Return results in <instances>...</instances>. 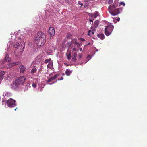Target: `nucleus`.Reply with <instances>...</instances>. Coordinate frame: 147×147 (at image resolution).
<instances>
[{
	"mask_svg": "<svg viewBox=\"0 0 147 147\" xmlns=\"http://www.w3.org/2000/svg\"><path fill=\"white\" fill-rule=\"evenodd\" d=\"M35 43L38 46H43L46 41L45 34L43 32H38L35 35Z\"/></svg>",
	"mask_w": 147,
	"mask_h": 147,
	"instance_id": "1",
	"label": "nucleus"
},
{
	"mask_svg": "<svg viewBox=\"0 0 147 147\" xmlns=\"http://www.w3.org/2000/svg\"><path fill=\"white\" fill-rule=\"evenodd\" d=\"M121 8H116L115 5H111L109 7V11L112 15L115 16L121 13L122 11Z\"/></svg>",
	"mask_w": 147,
	"mask_h": 147,
	"instance_id": "2",
	"label": "nucleus"
},
{
	"mask_svg": "<svg viewBox=\"0 0 147 147\" xmlns=\"http://www.w3.org/2000/svg\"><path fill=\"white\" fill-rule=\"evenodd\" d=\"M25 79L26 78L24 76L18 77L15 79L14 84L16 87H18L23 84Z\"/></svg>",
	"mask_w": 147,
	"mask_h": 147,
	"instance_id": "3",
	"label": "nucleus"
},
{
	"mask_svg": "<svg viewBox=\"0 0 147 147\" xmlns=\"http://www.w3.org/2000/svg\"><path fill=\"white\" fill-rule=\"evenodd\" d=\"M114 28L112 25L108 26L106 27L105 29V33L106 36H109L111 34Z\"/></svg>",
	"mask_w": 147,
	"mask_h": 147,
	"instance_id": "4",
	"label": "nucleus"
},
{
	"mask_svg": "<svg viewBox=\"0 0 147 147\" xmlns=\"http://www.w3.org/2000/svg\"><path fill=\"white\" fill-rule=\"evenodd\" d=\"M6 103L8 106L11 108L14 107L16 105L15 104V101L12 99H9L7 101Z\"/></svg>",
	"mask_w": 147,
	"mask_h": 147,
	"instance_id": "5",
	"label": "nucleus"
},
{
	"mask_svg": "<svg viewBox=\"0 0 147 147\" xmlns=\"http://www.w3.org/2000/svg\"><path fill=\"white\" fill-rule=\"evenodd\" d=\"M59 75V74H55L54 76L51 77L50 78H49L48 79V80L46 81V82L47 83V84H49L50 85H51L52 84H54L55 82H57V80H56L55 82H53V83L51 84L49 83V82H51L52 81L55 80V79L57 78L58 77Z\"/></svg>",
	"mask_w": 147,
	"mask_h": 147,
	"instance_id": "6",
	"label": "nucleus"
},
{
	"mask_svg": "<svg viewBox=\"0 0 147 147\" xmlns=\"http://www.w3.org/2000/svg\"><path fill=\"white\" fill-rule=\"evenodd\" d=\"M42 61V59L40 55L36 57L34 60L33 63L35 64H37V66L40 65Z\"/></svg>",
	"mask_w": 147,
	"mask_h": 147,
	"instance_id": "7",
	"label": "nucleus"
},
{
	"mask_svg": "<svg viewBox=\"0 0 147 147\" xmlns=\"http://www.w3.org/2000/svg\"><path fill=\"white\" fill-rule=\"evenodd\" d=\"M49 33L50 35V36H53L55 34L54 28L53 27H50L49 29Z\"/></svg>",
	"mask_w": 147,
	"mask_h": 147,
	"instance_id": "8",
	"label": "nucleus"
},
{
	"mask_svg": "<svg viewBox=\"0 0 147 147\" xmlns=\"http://www.w3.org/2000/svg\"><path fill=\"white\" fill-rule=\"evenodd\" d=\"M19 68L21 73H23L25 71L26 68L24 65H21L19 67Z\"/></svg>",
	"mask_w": 147,
	"mask_h": 147,
	"instance_id": "9",
	"label": "nucleus"
},
{
	"mask_svg": "<svg viewBox=\"0 0 147 147\" xmlns=\"http://www.w3.org/2000/svg\"><path fill=\"white\" fill-rule=\"evenodd\" d=\"M38 66L34 65L33 66V69H32L31 71V73L32 74L35 73L37 71V69L38 68Z\"/></svg>",
	"mask_w": 147,
	"mask_h": 147,
	"instance_id": "10",
	"label": "nucleus"
},
{
	"mask_svg": "<svg viewBox=\"0 0 147 147\" xmlns=\"http://www.w3.org/2000/svg\"><path fill=\"white\" fill-rule=\"evenodd\" d=\"M4 74L5 73L4 71H0V80L1 81L3 79Z\"/></svg>",
	"mask_w": 147,
	"mask_h": 147,
	"instance_id": "11",
	"label": "nucleus"
},
{
	"mask_svg": "<svg viewBox=\"0 0 147 147\" xmlns=\"http://www.w3.org/2000/svg\"><path fill=\"white\" fill-rule=\"evenodd\" d=\"M97 36L102 40L104 39L105 38L104 35L102 34H98Z\"/></svg>",
	"mask_w": 147,
	"mask_h": 147,
	"instance_id": "12",
	"label": "nucleus"
},
{
	"mask_svg": "<svg viewBox=\"0 0 147 147\" xmlns=\"http://www.w3.org/2000/svg\"><path fill=\"white\" fill-rule=\"evenodd\" d=\"M72 72L69 69H67L65 71V74L67 76H69Z\"/></svg>",
	"mask_w": 147,
	"mask_h": 147,
	"instance_id": "13",
	"label": "nucleus"
},
{
	"mask_svg": "<svg viewBox=\"0 0 147 147\" xmlns=\"http://www.w3.org/2000/svg\"><path fill=\"white\" fill-rule=\"evenodd\" d=\"M72 40H72V41L71 42H67L66 43V44L65 45V47H67L68 48H69L70 47V46L71 45V44L72 43Z\"/></svg>",
	"mask_w": 147,
	"mask_h": 147,
	"instance_id": "14",
	"label": "nucleus"
},
{
	"mask_svg": "<svg viewBox=\"0 0 147 147\" xmlns=\"http://www.w3.org/2000/svg\"><path fill=\"white\" fill-rule=\"evenodd\" d=\"M99 24V21L98 20L96 21L94 23V26L95 28H96Z\"/></svg>",
	"mask_w": 147,
	"mask_h": 147,
	"instance_id": "15",
	"label": "nucleus"
},
{
	"mask_svg": "<svg viewBox=\"0 0 147 147\" xmlns=\"http://www.w3.org/2000/svg\"><path fill=\"white\" fill-rule=\"evenodd\" d=\"M6 61H9L10 60V58H9L8 55H6L5 56V58L4 59Z\"/></svg>",
	"mask_w": 147,
	"mask_h": 147,
	"instance_id": "16",
	"label": "nucleus"
},
{
	"mask_svg": "<svg viewBox=\"0 0 147 147\" xmlns=\"http://www.w3.org/2000/svg\"><path fill=\"white\" fill-rule=\"evenodd\" d=\"M67 56V58L68 60H69L71 58V54L70 53H69L68 54H66Z\"/></svg>",
	"mask_w": 147,
	"mask_h": 147,
	"instance_id": "17",
	"label": "nucleus"
},
{
	"mask_svg": "<svg viewBox=\"0 0 147 147\" xmlns=\"http://www.w3.org/2000/svg\"><path fill=\"white\" fill-rule=\"evenodd\" d=\"M20 62H13L11 63V66L16 65H18L19 64Z\"/></svg>",
	"mask_w": 147,
	"mask_h": 147,
	"instance_id": "18",
	"label": "nucleus"
},
{
	"mask_svg": "<svg viewBox=\"0 0 147 147\" xmlns=\"http://www.w3.org/2000/svg\"><path fill=\"white\" fill-rule=\"evenodd\" d=\"M95 28L94 26L93 27L92 26L91 27V29L92 30V32H91V34H94V31H95Z\"/></svg>",
	"mask_w": 147,
	"mask_h": 147,
	"instance_id": "19",
	"label": "nucleus"
},
{
	"mask_svg": "<svg viewBox=\"0 0 147 147\" xmlns=\"http://www.w3.org/2000/svg\"><path fill=\"white\" fill-rule=\"evenodd\" d=\"M6 61H7L6 60L4 59H3L2 60H1L0 63L2 65H3L5 64Z\"/></svg>",
	"mask_w": 147,
	"mask_h": 147,
	"instance_id": "20",
	"label": "nucleus"
},
{
	"mask_svg": "<svg viewBox=\"0 0 147 147\" xmlns=\"http://www.w3.org/2000/svg\"><path fill=\"white\" fill-rule=\"evenodd\" d=\"M67 41V40L66 39H65L63 41V43L62 45L63 47H64L65 46V43Z\"/></svg>",
	"mask_w": 147,
	"mask_h": 147,
	"instance_id": "21",
	"label": "nucleus"
},
{
	"mask_svg": "<svg viewBox=\"0 0 147 147\" xmlns=\"http://www.w3.org/2000/svg\"><path fill=\"white\" fill-rule=\"evenodd\" d=\"M19 44L18 43H16L13 45L14 47L16 48H17L18 47Z\"/></svg>",
	"mask_w": 147,
	"mask_h": 147,
	"instance_id": "22",
	"label": "nucleus"
},
{
	"mask_svg": "<svg viewBox=\"0 0 147 147\" xmlns=\"http://www.w3.org/2000/svg\"><path fill=\"white\" fill-rule=\"evenodd\" d=\"M74 57L76 58L77 56V53L76 52H74L73 54Z\"/></svg>",
	"mask_w": 147,
	"mask_h": 147,
	"instance_id": "23",
	"label": "nucleus"
},
{
	"mask_svg": "<svg viewBox=\"0 0 147 147\" xmlns=\"http://www.w3.org/2000/svg\"><path fill=\"white\" fill-rule=\"evenodd\" d=\"M120 18L119 17L117 18H115V19L114 20L115 21V20H117V22H117L119 21L120 20Z\"/></svg>",
	"mask_w": 147,
	"mask_h": 147,
	"instance_id": "24",
	"label": "nucleus"
},
{
	"mask_svg": "<svg viewBox=\"0 0 147 147\" xmlns=\"http://www.w3.org/2000/svg\"><path fill=\"white\" fill-rule=\"evenodd\" d=\"M91 32H92V30H89L88 32V35L89 36H90V35L91 34H91Z\"/></svg>",
	"mask_w": 147,
	"mask_h": 147,
	"instance_id": "25",
	"label": "nucleus"
},
{
	"mask_svg": "<svg viewBox=\"0 0 147 147\" xmlns=\"http://www.w3.org/2000/svg\"><path fill=\"white\" fill-rule=\"evenodd\" d=\"M72 60L74 62H75L76 61V58L73 57L72 58Z\"/></svg>",
	"mask_w": 147,
	"mask_h": 147,
	"instance_id": "26",
	"label": "nucleus"
},
{
	"mask_svg": "<svg viewBox=\"0 0 147 147\" xmlns=\"http://www.w3.org/2000/svg\"><path fill=\"white\" fill-rule=\"evenodd\" d=\"M82 56V55L81 54H79L78 56V58L79 59L81 58Z\"/></svg>",
	"mask_w": 147,
	"mask_h": 147,
	"instance_id": "27",
	"label": "nucleus"
},
{
	"mask_svg": "<svg viewBox=\"0 0 147 147\" xmlns=\"http://www.w3.org/2000/svg\"><path fill=\"white\" fill-rule=\"evenodd\" d=\"M120 5H123V6H125V4L123 2H121L120 3Z\"/></svg>",
	"mask_w": 147,
	"mask_h": 147,
	"instance_id": "28",
	"label": "nucleus"
},
{
	"mask_svg": "<svg viewBox=\"0 0 147 147\" xmlns=\"http://www.w3.org/2000/svg\"><path fill=\"white\" fill-rule=\"evenodd\" d=\"M32 86L34 88H35L36 87V85L34 83H33Z\"/></svg>",
	"mask_w": 147,
	"mask_h": 147,
	"instance_id": "29",
	"label": "nucleus"
},
{
	"mask_svg": "<svg viewBox=\"0 0 147 147\" xmlns=\"http://www.w3.org/2000/svg\"><path fill=\"white\" fill-rule=\"evenodd\" d=\"M80 40L81 41H85V39L83 38H80Z\"/></svg>",
	"mask_w": 147,
	"mask_h": 147,
	"instance_id": "30",
	"label": "nucleus"
},
{
	"mask_svg": "<svg viewBox=\"0 0 147 147\" xmlns=\"http://www.w3.org/2000/svg\"><path fill=\"white\" fill-rule=\"evenodd\" d=\"M78 4L80 5H81V6H83V4L82 3H81V1H78Z\"/></svg>",
	"mask_w": 147,
	"mask_h": 147,
	"instance_id": "31",
	"label": "nucleus"
},
{
	"mask_svg": "<svg viewBox=\"0 0 147 147\" xmlns=\"http://www.w3.org/2000/svg\"><path fill=\"white\" fill-rule=\"evenodd\" d=\"M44 63H49V62L48 60V59H46L45 60V62Z\"/></svg>",
	"mask_w": 147,
	"mask_h": 147,
	"instance_id": "32",
	"label": "nucleus"
},
{
	"mask_svg": "<svg viewBox=\"0 0 147 147\" xmlns=\"http://www.w3.org/2000/svg\"><path fill=\"white\" fill-rule=\"evenodd\" d=\"M72 50L73 51H76L77 50V49L76 48H73Z\"/></svg>",
	"mask_w": 147,
	"mask_h": 147,
	"instance_id": "33",
	"label": "nucleus"
},
{
	"mask_svg": "<svg viewBox=\"0 0 147 147\" xmlns=\"http://www.w3.org/2000/svg\"><path fill=\"white\" fill-rule=\"evenodd\" d=\"M81 45V44H80L79 43H78V44H77V47H80V46Z\"/></svg>",
	"mask_w": 147,
	"mask_h": 147,
	"instance_id": "34",
	"label": "nucleus"
},
{
	"mask_svg": "<svg viewBox=\"0 0 147 147\" xmlns=\"http://www.w3.org/2000/svg\"><path fill=\"white\" fill-rule=\"evenodd\" d=\"M47 59L49 62V63H50V61H51V59L50 58H49L48 59Z\"/></svg>",
	"mask_w": 147,
	"mask_h": 147,
	"instance_id": "35",
	"label": "nucleus"
},
{
	"mask_svg": "<svg viewBox=\"0 0 147 147\" xmlns=\"http://www.w3.org/2000/svg\"><path fill=\"white\" fill-rule=\"evenodd\" d=\"M63 77H61V78L60 79H58V80H63Z\"/></svg>",
	"mask_w": 147,
	"mask_h": 147,
	"instance_id": "36",
	"label": "nucleus"
},
{
	"mask_svg": "<svg viewBox=\"0 0 147 147\" xmlns=\"http://www.w3.org/2000/svg\"><path fill=\"white\" fill-rule=\"evenodd\" d=\"M73 42L74 43H75V44H78V42L76 41H75V42L74 41H73Z\"/></svg>",
	"mask_w": 147,
	"mask_h": 147,
	"instance_id": "37",
	"label": "nucleus"
},
{
	"mask_svg": "<svg viewBox=\"0 0 147 147\" xmlns=\"http://www.w3.org/2000/svg\"><path fill=\"white\" fill-rule=\"evenodd\" d=\"M89 21L90 22H92V24H93V21H92V20L91 19H89Z\"/></svg>",
	"mask_w": 147,
	"mask_h": 147,
	"instance_id": "38",
	"label": "nucleus"
},
{
	"mask_svg": "<svg viewBox=\"0 0 147 147\" xmlns=\"http://www.w3.org/2000/svg\"><path fill=\"white\" fill-rule=\"evenodd\" d=\"M65 1L66 2L68 3L69 2V0H65Z\"/></svg>",
	"mask_w": 147,
	"mask_h": 147,
	"instance_id": "39",
	"label": "nucleus"
},
{
	"mask_svg": "<svg viewBox=\"0 0 147 147\" xmlns=\"http://www.w3.org/2000/svg\"><path fill=\"white\" fill-rule=\"evenodd\" d=\"M80 51H82V48H80Z\"/></svg>",
	"mask_w": 147,
	"mask_h": 147,
	"instance_id": "40",
	"label": "nucleus"
},
{
	"mask_svg": "<svg viewBox=\"0 0 147 147\" xmlns=\"http://www.w3.org/2000/svg\"><path fill=\"white\" fill-rule=\"evenodd\" d=\"M17 108L16 107V108H15V109H14V110L15 111L16 110V109H17Z\"/></svg>",
	"mask_w": 147,
	"mask_h": 147,
	"instance_id": "41",
	"label": "nucleus"
},
{
	"mask_svg": "<svg viewBox=\"0 0 147 147\" xmlns=\"http://www.w3.org/2000/svg\"><path fill=\"white\" fill-rule=\"evenodd\" d=\"M49 64H48L47 65V67H49Z\"/></svg>",
	"mask_w": 147,
	"mask_h": 147,
	"instance_id": "42",
	"label": "nucleus"
},
{
	"mask_svg": "<svg viewBox=\"0 0 147 147\" xmlns=\"http://www.w3.org/2000/svg\"><path fill=\"white\" fill-rule=\"evenodd\" d=\"M17 50V49H16L15 51H15Z\"/></svg>",
	"mask_w": 147,
	"mask_h": 147,
	"instance_id": "43",
	"label": "nucleus"
},
{
	"mask_svg": "<svg viewBox=\"0 0 147 147\" xmlns=\"http://www.w3.org/2000/svg\"><path fill=\"white\" fill-rule=\"evenodd\" d=\"M67 38H68V36H67Z\"/></svg>",
	"mask_w": 147,
	"mask_h": 147,
	"instance_id": "44",
	"label": "nucleus"
},
{
	"mask_svg": "<svg viewBox=\"0 0 147 147\" xmlns=\"http://www.w3.org/2000/svg\"><path fill=\"white\" fill-rule=\"evenodd\" d=\"M90 44V43H88V45H89Z\"/></svg>",
	"mask_w": 147,
	"mask_h": 147,
	"instance_id": "45",
	"label": "nucleus"
},
{
	"mask_svg": "<svg viewBox=\"0 0 147 147\" xmlns=\"http://www.w3.org/2000/svg\"><path fill=\"white\" fill-rule=\"evenodd\" d=\"M96 17V16H95V17H94V18Z\"/></svg>",
	"mask_w": 147,
	"mask_h": 147,
	"instance_id": "46",
	"label": "nucleus"
},
{
	"mask_svg": "<svg viewBox=\"0 0 147 147\" xmlns=\"http://www.w3.org/2000/svg\"><path fill=\"white\" fill-rule=\"evenodd\" d=\"M15 55H16V53H15Z\"/></svg>",
	"mask_w": 147,
	"mask_h": 147,
	"instance_id": "47",
	"label": "nucleus"
}]
</instances>
